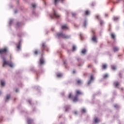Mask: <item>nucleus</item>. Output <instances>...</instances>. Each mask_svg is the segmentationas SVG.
Masks as SVG:
<instances>
[{
	"instance_id": "20e7f679",
	"label": "nucleus",
	"mask_w": 124,
	"mask_h": 124,
	"mask_svg": "<svg viewBox=\"0 0 124 124\" xmlns=\"http://www.w3.org/2000/svg\"><path fill=\"white\" fill-rule=\"evenodd\" d=\"M7 51H8V49H7L6 47L1 48L0 49V54L1 55H2V54H5V53L7 52Z\"/></svg>"
},
{
	"instance_id": "f704fd0d",
	"label": "nucleus",
	"mask_w": 124,
	"mask_h": 124,
	"mask_svg": "<svg viewBox=\"0 0 124 124\" xmlns=\"http://www.w3.org/2000/svg\"><path fill=\"white\" fill-rule=\"evenodd\" d=\"M31 5L33 8H34V7L36 6V5H35V4H32Z\"/></svg>"
},
{
	"instance_id": "c03bdc74",
	"label": "nucleus",
	"mask_w": 124,
	"mask_h": 124,
	"mask_svg": "<svg viewBox=\"0 0 124 124\" xmlns=\"http://www.w3.org/2000/svg\"><path fill=\"white\" fill-rule=\"evenodd\" d=\"M16 93H18V89H16Z\"/></svg>"
},
{
	"instance_id": "58836bf2",
	"label": "nucleus",
	"mask_w": 124,
	"mask_h": 124,
	"mask_svg": "<svg viewBox=\"0 0 124 124\" xmlns=\"http://www.w3.org/2000/svg\"><path fill=\"white\" fill-rule=\"evenodd\" d=\"M10 60L12 59V55H10Z\"/></svg>"
},
{
	"instance_id": "37998d69",
	"label": "nucleus",
	"mask_w": 124,
	"mask_h": 124,
	"mask_svg": "<svg viewBox=\"0 0 124 124\" xmlns=\"http://www.w3.org/2000/svg\"><path fill=\"white\" fill-rule=\"evenodd\" d=\"M92 32L93 33V34H94V31H92Z\"/></svg>"
},
{
	"instance_id": "72a5a7b5",
	"label": "nucleus",
	"mask_w": 124,
	"mask_h": 124,
	"mask_svg": "<svg viewBox=\"0 0 124 124\" xmlns=\"http://www.w3.org/2000/svg\"><path fill=\"white\" fill-rule=\"evenodd\" d=\"M4 82H3V81H1V85L2 86H4Z\"/></svg>"
},
{
	"instance_id": "cd10ccee",
	"label": "nucleus",
	"mask_w": 124,
	"mask_h": 124,
	"mask_svg": "<svg viewBox=\"0 0 124 124\" xmlns=\"http://www.w3.org/2000/svg\"><path fill=\"white\" fill-rule=\"evenodd\" d=\"M92 67H93V65H92V64H89L88 65V68H92Z\"/></svg>"
},
{
	"instance_id": "6ab92c4d",
	"label": "nucleus",
	"mask_w": 124,
	"mask_h": 124,
	"mask_svg": "<svg viewBox=\"0 0 124 124\" xmlns=\"http://www.w3.org/2000/svg\"><path fill=\"white\" fill-rule=\"evenodd\" d=\"M110 35H111V38H112V39H115L116 36L114 35V33H111L110 34Z\"/></svg>"
},
{
	"instance_id": "f8f14e48",
	"label": "nucleus",
	"mask_w": 124,
	"mask_h": 124,
	"mask_svg": "<svg viewBox=\"0 0 124 124\" xmlns=\"http://www.w3.org/2000/svg\"><path fill=\"white\" fill-rule=\"evenodd\" d=\"M68 29V27H67V25H64L62 26V30H67Z\"/></svg>"
},
{
	"instance_id": "c85d7f7f",
	"label": "nucleus",
	"mask_w": 124,
	"mask_h": 124,
	"mask_svg": "<svg viewBox=\"0 0 124 124\" xmlns=\"http://www.w3.org/2000/svg\"><path fill=\"white\" fill-rule=\"evenodd\" d=\"M57 77H62V74H58L57 75Z\"/></svg>"
},
{
	"instance_id": "79ce46f5",
	"label": "nucleus",
	"mask_w": 124,
	"mask_h": 124,
	"mask_svg": "<svg viewBox=\"0 0 124 124\" xmlns=\"http://www.w3.org/2000/svg\"><path fill=\"white\" fill-rule=\"evenodd\" d=\"M74 113H75V114L76 115H77V111H75Z\"/></svg>"
},
{
	"instance_id": "a19ab883",
	"label": "nucleus",
	"mask_w": 124,
	"mask_h": 124,
	"mask_svg": "<svg viewBox=\"0 0 124 124\" xmlns=\"http://www.w3.org/2000/svg\"><path fill=\"white\" fill-rule=\"evenodd\" d=\"M114 20H118V18H116V17H114Z\"/></svg>"
},
{
	"instance_id": "a18cd8bd",
	"label": "nucleus",
	"mask_w": 124,
	"mask_h": 124,
	"mask_svg": "<svg viewBox=\"0 0 124 124\" xmlns=\"http://www.w3.org/2000/svg\"><path fill=\"white\" fill-rule=\"evenodd\" d=\"M73 73H75V71H73Z\"/></svg>"
},
{
	"instance_id": "bb28decb",
	"label": "nucleus",
	"mask_w": 124,
	"mask_h": 124,
	"mask_svg": "<svg viewBox=\"0 0 124 124\" xmlns=\"http://www.w3.org/2000/svg\"><path fill=\"white\" fill-rule=\"evenodd\" d=\"M108 77V75L107 74H105L103 76V78H104L105 79L107 78Z\"/></svg>"
},
{
	"instance_id": "6e6552de",
	"label": "nucleus",
	"mask_w": 124,
	"mask_h": 124,
	"mask_svg": "<svg viewBox=\"0 0 124 124\" xmlns=\"http://www.w3.org/2000/svg\"><path fill=\"white\" fill-rule=\"evenodd\" d=\"M28 124H31L33 123V120L31 118H29L27 120Z\"/></svg>"
},
{
	"instance_id": "f257e3e1",
	"label": "nucleus",
	"mask_w": 124,
	"mask_h": 124,
	"mask_svg": "<svg viewBox=\"0 0 124 124\" xmlns=\"http://www.w3.org/2000/svg\"><path fill=\"white\" fill-rule=\"evenodd\" d=\"M57 36L58 38H63V39H69L70 38V35H66L63 33H57Z\"/></svg>"
},
{
	"instance_id": "a211bd4d",
	"label": "nucleus",
	"mask_w": 124,
	"mask_h": 124,
	"mask_svg": "<svg viewBox=\"0 0 124 124\" xmlns=\"http://www.w3.org/2000/svg\"><path fill=\"white\" fill-rule=\"evenodd\" d=\"M102 67L103 69H106V68H107V65L104 64L102 65Z\"/></svg>"
},
{
	"instance_id": "c9c22d12",
	"label": "nucleus",
	"mask_w": 124,
	"mask_h": 124,
	"mask_svg": "<svg viewBox=\"0 0 124 124\" xmlns=\"http://www.w3.org/2000/svg\"><path fill=\"white\" fill-rule=\"evenodd\" d=\"M72 15L73 16V17H75V16H76V14L75 13H72Z\"/></svg>"
},
{
	"instance_id": "473e14b6",
	"label": "nucleus",
	"mask_w": 124,
	"mask_h": 124,
	"mask_svg": "<svg viewBox=\"0 0 124 124\" xmlns=\"http://www.w3.org/2000/svg\"><path fill=\"white\" fill-rule=\"evenodd\" d=\"M81 112H82V113H86V109H82L81 110Z\"/></svg>"
},
{
	"instance_id": "ea45409f",
	"label": "nucleus",
	"mask_w": 124,
	"mask_h": 124,
	"mask_svg": "<svg viewBox=\"0 0 124 124\" xmlns=\"http://www.w3.org/2000/svg\"><path fill=\"white\" fill-rule=\"evenodd\" d=\"M114 107L115 108H117L118 107V105H114Z\"/></svg>"
},
{
	"instance_id": "de8ad7c7",
	"label": "nucleus",
	"mask_w": 124,
	"mask_h": 124,
	"mask_svg": "<svg viewBox=\"0 0 124 124\" xmlns=\"http://www.w3.org/2000/svg\"><path fill=\"white\" fill-rule=\"evenodd\" d=\"M106 16H107V15H106Z\"/></svg>"
},
{
	"instance_id": "2f4dec72",
	"label": "nucleus",
	"mask_w": 124,
	"mask_h": 124,
	"mask_svg": "<svg viewBox=\"0 0 124 124\" xmlns=\"http://www.w3.org/2000/svg\"><path fill=\"white\" fill-rule=\"evenodd\" d=\"M68 97H69V98H71V97H72V94H71V93H70L69 94Z\"/></svg>"
},
{
	"instance_id": "aec40b11",
	"label": "nucleus",
	"mask_w": 124,
	"mask_h": 124,
	"mask_svg": "<svg viewBox=\"0 0 124 124\" xmlns=\"http://www.w3.org/2000/svg\"><path fill=\"white\" fill-rule=\"evenodd\" d=\"M111 69H112V70H116V66L112 65L111 66Z\"/></svg>"
},
{
	"instance_id": "5701e85b",
	"label": "nucleus",
	"mask_w": 124,
	"mask_h": 124,
	"mask_svg": "<svg viewBox=\"0 0 124 124\" xmlns=\"http://www.w3.org/2000/svg\"><path fill=\"white\" fill-rule=\"evenodd\" d=\"M10 99V95L8 94L6 96V100H8V99Z\"/></svg>"
},
{
	"instance_id": "f3484780",
	"label": "nucleus",
	"mask_w": 124,
	"mask_h": 124,
	"mask_svg": "<svg viewBox=\"0 0 124 124\" xmlns=\"http://www.w3.org/2000/svg\"><path fill=\"white\" fill-rule=\"evenodd\" d=\"M92 40L94 42H97V40H96V37H95V36H93V37H92Z\"/></svg>"
},
{
	"instance_id": "2eb2a0df",
	"label": "nucleus",
	"mask_w": 124,
	"mask_h": 124,
	"mask_svg": "<svg viewBox=\"0 0 124 124\" xmlns=\"http://www.w3.org/2000/svg\"><path fill=\"white\" fill-rule=\"evenodd\" d=\"M44 63V59H43V58H41L40 59V64H43Z\"/></svg>"
},
{
	"instance_id": "1a4fd4ad",
	"label": "nucleus",
	"mask_w": 124,
	"mask_h": 124,
	"mask_svg": "<svg viewBox=\"0 0 124 124\" xmlns=\"http://www.w3.org/2000/svg\"><path fill=\"white\" fill-rule=\"evenodd\" d=\"M113 50L114 52H118V51L120 50V48L117 46H114L113 48Z\"/></svg>"
},
{
	"instance_id": "9d476101",
	"label": "nucleus",
	"mask_w": 124,
	"mask_h": 124,
	"mask_svg": "<svg viewBox=\"0 0 124 124\" xmlns=\"http://www.w3.org/2000/svg\"><path fill=\"white\" fill-rule=\"evenodd\" d=\"M63 0H54V4L55 5H57V4L59 1H61V2H63Z\"/></svg>"
},
{
	"instance_id": "49530a36",
	"label": "nucleus",
	"mask_w": 124,
	"mask_h": 124,
	"mask_svg": "<svg viewBox=\"0 0 124 124\" xmlns=\"http://www.w3.org/2000/svg\"><path fill=\"white\" fill-rule=\"evenodd\" d=\"M0 93H1V92L0 91Z\"/></svg>"
},
{
	"instance_id": "39448f33",
	"label": "nucleus",
	"mask_w": 124,
	"mask_h": 124,
	"mask_svg": "<svg viewBox=\"0 0 124 124\" xmlns=\"http://www.w3.org/2000/svg\"><path fill=\"white\" fill-rule=\"evenodd\" d=\"M81 94H82V93L80 90H76V95L78 96V95H81Z\"/></svg>"
},
{
	"instance_id": "c756f323",
	"label": "nucleus",
	"mask_w": 124,
	"mask_h": 124,
	"mask_svg": "<svg viewBox=\"0 0 124 124\" xmlns=\"http://www.w3.org/2000/svg\"><path fill=\"white\" fill-rule=\"evenodd\" d=\"M34 54L35 55H37V54H38V51L37 50H35V51H34Z\"/></svg>"
},
{
	"instance_id": "7c9ffc66",
	"label": "nucleus",
	"mask_w": 124,
	"mask_h": 124,
	"mask_svg": "<svg viewBox=\"0 0 124 124\" xmlns=\"http://www.w3.org/2000/svg\"><path fill=\"white\" fill-rule=\"evenodd\" d=\"M75 50H76V46H73V51H75Z\"/></svg>"
},
{
	"instance_id": "4c0bfd02",
	"label": "nucleus",
	"mask_w": 124,
	"mask_h": 124,
	"mask_svg": "<svg viewBox=\"0 0 124 124\" xmlns=\"http://www.w3.org/2000/svg\"><path fill=\"white\" fill-rule=\"evenodd\" d=\"M84 27H86L87 26V22L85 21L84 22Z\"/></svg>"
},
{
	"instance_id": "4468645a",
	"label": "nucleus",
	"mask_w": 124,
	"mask_h": 124,
	"mask_svg": "<svg viewBox=\"0 0 124 124\" xmlns=\"http://www.w3.org/2000/svg\"><path fill=\"white\" fill-rule=\"evenodd\" d=\"M114 85L115 86V87H116V88L118 87V86H119L120 85V82H118V81H115L114 82Z\"/></svg>"
},
{
	"instance_id": "8fccbe9b",
	"label": "nucleus",
	"mask_w": 124,
	"mask_h": 124,
	"mask_svg": "<svg viewBox=\"0 0 124 124\" xmlns=\"http://www.w3.org/2000/svg\"><path fill=\"white\" fill-rule=\"evenodd\" d=\"M121 90H123V89H121Z\"/></svg>"
},
{
	"instance_id": "f03ea898",
	"label": "nucleus",
	"mask_w": 124,
	"mask_h": 124,
	"mask_svg": "<svg viewBox=\"0 0 124 124\" xmlns=\"http://www.w3.org/2000/svg\"><path fill=\"white\" fill-rule=\"evenodd\" d=\"M9 65L10 67H13V63L9 61H6V60L5 59V58H3L2 67H4V65Z\"/></svg>"
},
{
	"instance_id": "b1692460",
	"label": "nucleus",
	"mask_w": 124,
	"mask_h": 124,
	"mask_svg": "<svg viewBox=\"0 0 124 124\" xmlns=\"http://www.w3.org/2000/svg\"><path fill=\"white\" fill-rule=\"evenodd\" d=\"M94 122L95 123H98L99 122V119L97 118H95Z\"/></svg>"
},
{
	"instance_id": "423d86ee",
	"label": "nucleus",
	"mask_w": 124,
	"mask_h": 124,
	"mask_svg": "<svg viewBox=\"0 0 124 124\" xmlns=\"http://www.w3.org/2000/svg\"><path fill=\"white\" fill-rule=\"evenodd\" d=\"M78 96L76 95V96L73 98V101L74 102H77V101H78Z\"/></svg>"
},
{
	"instance_id": "a878e982",
	"label": "nucleus",
	"mask_w": 124,
	"mask_h": 124,
	"mask_svg": "<svg viewBox=\"0 0 124 124\" xmlns=\"http://www.w3.org/2000/svg\"><path fill=\"white\" fill-rule=\"evenodd\" d=\"M103 24H104L103 20H100V24L101 25V26H102Z\"/></svg>"
},
{
	"instance_id": "393cba45",
	"label": "nucleus",
	"mask_w": 124,
	"mask_h": 124,
	"mask_svg": "<svg viewBox=\"0 0 124 124\" xmlns=\"http://www.w3.org/2000/svg\"><path fill=\"white\" fill-rule=\"evenodd\" d=\"M96 19H97V20H100V17L98 15L96 16Z\"/></svg>"
},
{
	"instance_id": "412c9836",
	"label": "nucleus",
	"mask_w": 124,
	"mask_h": 124,
	"mask_svg": "<svg viewBox=\"0 0 124 124\" xmlns=\"http://www.w3.org/2000/svg\"><path fill=\"white\" fill-rule=\"evenodd\" d=\"M85 15H90V11L89 10H86L85 12Z\"/></svg>"
},
{
	"instance_id": "dca6fc26",
	"label": "nucleus",
	"mask_w": 124,
	"mask_h": 124,
	"mask_svg": "<svg viewBox=\"0 0 124 124\" xmlns=\"http://www.w3.org/2000/svg\"><path fill=\"white\" fill-rule=\"evenodd\" d=\"M21 42H22V41H19V45L18 46H16L17 49H18V50H20V49L21 48Z\"/></svg>"
},
{
	"instance_id": "4be33fe9",
	"label": "nucleus",
	"mask_w": 124,
	"mask_h": 124,
	"mask_svg": "<svg viewBox=\"0 0 124 124\" xmlns=\"http://www.w3.org/2000/svg\"><path fill=\"white\" fill-rule=\"evenodd\" d=\"M87 52V50L85 49H83L82 51H81V53L82 54H86V52Z\"/></svg>"
},
{
	"instance_id": "0eeeda50",
	"label": "nucleus",
	"mask_w": 124,
	"mask_h": 124,
	"mask_svg": "<svg viewBox=\"0 0 124 124\" xmlns=\"http://www.w3.org/2000/svg\"><path fill=\"white\" fill-rule=\"evenodd\" d=\"M93 79H94L93 76L91 75L90 77V79L88 83V85H90V84H91V83H92V81H93Z\"/></svg>"
},
{
	"instance_id": "9b49d317",
	"label": "nucleus",
	"mask_w": 124,
	"mask_h": 124,
	"mask_svg": "<svg viewBox=\"0 0 124 124\" xmlns=\"http://www.w3.org/2000/svg\"><path fill=\"white\" fill-rule=\"evenodd\" d=\"M77 85H81L82 84V80L81 79H78L76 80Z\"/></svg>"
},
{
	"instance_id": "09e8293b",
	"label": "nucleus",
	"mask_w": 124,
	"mask_h": 124,
	"mask_svg": "<svg viewBox=\"0 0 124 124\" xmlns=\"http://www.w3.org/2000/svg\"><path fill=\"white\" fill-rule=\"evenodd\" d=\"M78 66H80V65H78Z\"/></svg>"
},
{
	"instance_id": "ddd939ff",
	"label": "nucleus",
	"mask_w": 124,
	"mask_h": 124,
	"mask_svg": "<svg viewBox=\"0 0 124 124\" xmlns=\"http://www.w3.org/2000/svg\"><path fill=\"white\" fill-rule=\"evenodd\" d=\"M42 51H44V49L46 48V45H45V43H43L42 44Z\"/></svg>"
},
{
	"instance_id": "e433bc0d",
	"label": "nucleus",
	"mask_w": 124,
	"mask_h": 124,
	"mask_svg": "<svg viewBox=\"0 0 124 124\" xmlns=\"http://www.w3.org/2000/svg\"><path fill=\"white\" fill-rule=\"evenodd\" d=\"M80 37L81 40H83V36H82V34H80Z\"/></svg>"
},
{
	"instance_id": "7ed1b4c3",
	"label": "nucleus",
	"mask_w": 124,
	"mask_h": 124,
	"mask_svg": "<svg viewBox=\"0 0 124 124\" xmlns=\"http://www.w3.org/2000/svg\"><path fill=\"white\" fill-rule=\"evenodd\" d=\"M50 18L51 19H54V18H60V16L57 13L56 11L53 9V14L50 15Z\"/></svg>"
}]
</instances>
